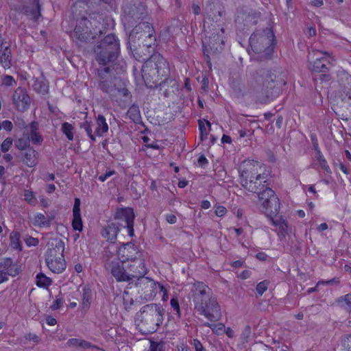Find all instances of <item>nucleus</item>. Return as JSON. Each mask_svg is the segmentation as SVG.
I'll return each mask as SVG.
<instances>
[{
  "label": "nucleus",
  "instance_id": "42",
  "mask_svg": "<svg viewBox=\"0 0 351 351\" xmlns=\"http://www.w3.org/2000/svg\"><path fill=\"white\" fill-rule=\"evenodd\" d=\"M123 302L126 310H130L134 304V300L128 291L123 293Z\"/></svg>",
  "mask_w": 351,
  "mask_h": 351
},
{
  "label": "nucleus",
  "instance_id": "21",
  "mask_svg": "<svg viewBox=\"0 0 351 351\" xmlns=\"http://www.w3.org/2000/svg\"><path fill=\"white\" fill-rule=\"evenodd\" d=\"M259 17V13L248 7H243L237 12L236 21L243 23L245 26L255 25Z\"/></svg>",
  "mask_w": 351,
  "mask_h": 351
},
{
  "label": "nucleus",
  "instance_id": "14",
  "mask_svg": "<svg viewBox=\"0 0 351 351\" xmlns=\"http://www.w3.org/2000/svg\"><path fill=\"white\" fill-rule=\"evenodd\" d=\"M267 174L258 173V174L252 178L242 179L241 183L247 191L258 193L267 186V184H265L267 182Z\"/></svg>",
  "mask_w": 351,
  "mask_h": 351
},
{
  "label": "nucleus",
  "instance_id": "15",
  "mask_svg": "<svg viewBox=\"0 0 351 351\" xmlns=\"http://www.w3.org/2000/svg\"><path fill=\"white\" fill-rule=\"evenodd\" d=\"M143 255V252L139 251L137 247L131 243L123 244L117 251L118 261L125 264Z\"/></svg>",
  "mask_w": 351,
  "mask_h": 351
},
{
  "label": "nucleus",
  "instance_id": "44",
  "mask_svg": "<svg viewBox=\"0 0 351 351\" xmlns=\"http://www.w3.org/2000/svg\"><path fill=\"white\" fill-rule=\"evenodd\" d=\"M16 80L11 75H5L2 77L1 86L5 87H12L16 85Z\"/></svg>",
  "mask_w": 351,
  "mask_h": 351
},
{
  "label": "nucleus",
  "instance_id": "63",
  "mask_svg": "<svg viewBox=\"0 0 351 351\" xmlns=\"http://www.w3.org/2000/svg\"><path fill=\"white\" fill-rule=\"evenodd\" d=\"M25 338L27 340L32 341L36 343L38 342V341H39V337L36 335L32 334V333H29V334L26 335L25 336Z\"/></svg>",
  "mask_w": 351,
  "mask_h": 351
},
{
  "label": "nucleus",
  "instance_id": "13",
  "mask_svg": "<svg viewBox=\"0 0 351 351\" xmlns=\"http://www.w3.org/2000/svg\"><path fill=\"white\" fill-rule=\"evenodd\" d=\"M315 56V60L313 62H309L308 68L312 72L326 73L328 71V64H332L334 61L333 58L330 57L328 52L317 51L313 52Z\"/></svg>",
  "mask_w": 351,
  "mask_h": 351
},
{
  "label": "nucleus",
  "instance_id": "48",
  "mask_svg": "<svg viewBox=\"0 0 351 351\" xmlns=\"http://www.w3.org/2000/svg\"><path fill=\"white\" fill-rule=\"evenodd\" d=\"M11 245L14 249H20L19 234L16 232L12 233L10 235Z\"/></svg>",
  "mask_w": 351,
  "mask_h": 351
},
{
  "label": "nucleus",
  "instance_id": "53",
  "mask_svg": "<svg viewBox=\"0 0 351 351\" xmlns=\"http://www.w3.org/2000/svg\"><path fill=\"white\" fill-rule=\"evenodd\" d=\"M343 300L345 303V308L351 312V294L346 295Z\"/></svg>",
  "mask_w": 351,
  "mask_h": 351
},
{
  "label": "nucleus",
  "instance_id": "20",
  "mask_svg": "<svg viewBox=\"0 0 351 351\" xmlns=\"http://www.w3.org/2000/svg\"><path fill=\"white\" fill-rule=\"evenodd\" d=\"M12 101L17 110L25 112L29 108L31 99L25 88L18 87L13 93Z\"/></svg>",
  "mask_w": 351,
  "mask_h": 351
},
{
  "label": "nucleus",
  "instance_id": "11",
  "mask_svg": "<svg viewBox=\"0 0 351 351\" xmlns=\"http://www.w3.org/2000/svg\"><path fill=\"white\" fill-rule=\"evenodd\" d=\"M93 125L88 121H84L81 124V128L84 130L87 135L92 141L95 140V136H103L108 131V125L106 123L105 117L99 114L96 121L95 130L93 132Z\"/></svg>",
  "mask_w": 351,
  "mask_h": 351
},
{
  "label": "nucleus",
  "instance_id": "30",
  "mask_svg": "<svg viewBox=\"0 0 351 351\" xmlns=\"http://www.w3.org/2000/svg\"><path fill=\"white\" fill-rule=\"evenodd\" d=\"M66 344L69 347H79L84 349L96 348V346L87 341L76 338L69 339Z\"/></svg>",
  "mask_w": 351,
  "mask_h": 351
},
{
  "label": "nucleus",
  "instance_id": "36",
  "mask_svg": "<svg viewBox=\"0 0 351 351\" xmlns=\"http://www.w3.org/2000/svg\"><path fill=\"white\" fill-rule=\"evenodd\" d=\"M34 89L42 94H45L48 90V85L43 80L36 79L33 84Z\"/></svg>",
  "mask_w": 351,
  "mask_h": 351
},
{
  "label": "nucleus",
  "instance_id": "25",
  "mask_svg": "<svg viewBox=\"0 0 351 351\" xmlns=\"http://www.w3.org/2000/svg\"><path fill=\"white\" fill-rule=\"evenodd\" d=\"M29 134L27 136L34 145H41L43 142V138L38 132V123L36 121H32L28 126Z\"/></svg>",
  "mask_w": 351,
  "mask_h": 351
},
{
  "label": "nucleus",
  "instance_id": "24",
  "mask_svg": "<svg viewBox=\"0 0 351 351\" xmlns=\"http://www.w3.org/2000/svg\"><path fill=\"white\" fill-rule=\"evenodd\" d=\"M118 84H116L117 87L116 89L107 90L110 93V97L112 99H117L119 97L125 98L124 101H131V95L129 90L125 88L124 83L121 80H117Z\"/></svg>",
  "mask_w": 351,
  "mask_h": 351
},
{
  "label": "nucleus",
  "instance_id": "28",
  "mask_svg": "<svg viewBox=\"0 0 351 351\" xmlns=\"http://www.w3.org/2000/svg\"><path fill=\"white\" fill-rule=\"evenodd\" d=\"M206 10L210 12H213L212 14H213V16H212V14H210V12H207L208 19H212V20L215 21V22L219 21L220 18H221L224 14L223 8L219 3L213 5H209L206 8Z\"/></svg>",
  "mask_w": 351,
  "mask_h": 351
},
{
  "label": "nucleus",
  "instance_id": "64",
  "mask_svg": "<svg viewBox=\"0 0 351 351\" xmlns=\"http://www.w3.org/2000/svg\"><path fill=\"white\" fill-rule=\"evenodd\" d=\"M62 302H63V301H62V298H57L54 301L53 305L51 306V308L53 310H56V309L59 308L61 306Z\"/></svg>",
  "mask_w": 351,
  "mask_h": 351
},
{
  "label": "nucleus",
  "instance_id": "38",
  "mask_svg": "<svg viewBox=\"0 0 351 351\" xmlns=\"http://www.w3.org/2000/svg\"><path fill=\"white\" fill-rule=\"evenodd\" d=\"M204 326L209 327L214 333L218 335L223 334L225 331V325L222 323L210 324L209 322H205Z\"/></svg>",
  "mask_w": 351,
  "mask_h": 351
},
{
  "label": "nucleus",
  "instance_id": "34",
  "mask_svg": "<svg viewBox=\"0 0 351 351\" xmlns=\"http://www.w3.org/2000/svg\"><path fill=\"white\" fill-rule=\"evenodd\" d=\"M51 284V280L47 277L43 273L38 274L36 276V285L39 287L47 288Z\"/></svg>",
  "mask_w": 351,
  "mask_h": 351
},
{
  "label": "nucleus",
  "instance_id": "5",
  "mask_svg": "<svg viewBox=\"0 0 351 351\" xmlns=\"http://www.w3.org/2000/svg\"><path fill=\"white\" fill-rule=\"evenodd\" d=\"M120 52V43L114 34H109L97 43L94 48L95 60L100 67L110 66Z\"/></svg>",
  "mask_w": 351,
  "mask_h": 351
},
{
  "label": "nucleus",
  "instance_id": "62",
  "mask_svg": "<svg viewBox=\"0 0 351 351\" xmlns=\"http://www.w3.org/2000/svg\"><path fill=\"white\" fill-rule=\"evenodd\" d=\"M311 141L313 143V145L315 152H316L317 154H320V150L318 147V143H317V140L315 135H313V134L311 135Z\"/></svg>",
  "mask_w": 351,
  "mask_h": 351
},
{
  "label": "nucleus",
  "instance_id": "8",
  "mask_svg": "<svg viewBox=\"0 0 351 351\" xmlns=\"http://www.w3.org/2000/svg\"><path fill=\"white\" fill-rule=\"evenodd\" d=\"M274 35L272 33L253 34L250 38V43L253 51L258 54L257 58L261 60L271 58L274 51Z\"/></svg>",
  "mask_w": 351,
  "mask_h": 351
},
{
  "label": "nucleus",
  "instance_id": "32",
  "mask_svg": "<svg viewBox=\"0 0 351 351\" xmlns=\"http://www.w3.org/2000/svg\"><path fill=\"white\" fill-rule=\"evenodd\" d=\"M119 231L118 226L114 223H111L105 228L106 235L105 237L108 240H114L117 238V235Z\"/></svg>",
  "mask_w": 351,
  "mask_h": 351
},
{
  "label": "nucleus",
  "instance_id": "50",
  "mask_svg": "<svg viewBox=\"0 0 351 351\" xmlns=\"http://www.w3.org/2000/svg\"><path fill=\"white\" fill-rule=\"evenodd\" d=\"M170 304L172 308L176 312V315L178 317H180V309L178 300L176 298H171L170 301Z\"/></svg>",
  "mask_w": 351,
  "mask_h": 351
},
{
  "label": "nucleus",
  "instance_id": "7",
  "mask_svg": "<svg viewBox=\"0 0 351 351\" xmlns=\"http://www.w3.org/2000/svg\"><path fill=\"white\" fill-rule=\"evenodd\" d=\"M165 310L160 304H149L140 311L141 327L144 332L152 333L157 330L164 319Z\"/></svg>",
  "mask_w": 351,
  "mask_h": 351
},
{
  "label": "nucleus",
  "instance_id": "19",
  "mask_svg": "<svg viewBox=\"0 0 351 351\" xmlns=\"http://www.w3.org/2000/svg\"><path fill=\"white\" fill-rule=\"evenodd\" d=\"M128 272L130 273V277L133 278H137L140 280L147 274V269L145 263L144 255L138 257V258L131 261L126 263Z\"/></svg>",
  "mask_w": 351,
  "mask_h": 351
},
{
  "label": "nucleus",
  "instance_id": "37",
  "mask_svg": "<svg viewBox=\"0 0 351 351\" xmlns=\"http://www.w3.org/2000/svg\"><path fill=\"white\" fill-rule=\"evenodd\" d=\"M19 160H21L27 167H34L37 163L36 155H19Z\"/></svg>",
  "mask_w": 351,
  "mask_h": 351
},
{
  "label": "nucleus",
  "instance_id": "61",
  "mask_svg": "<svg viewBox=\"0 0 351 351\" xmlns=\"http://www.w3.org/2000/svg\"><path fill=\"white\" fill-rule=\"evenodd\" d=\"M166 221L170 224H174L177 222V217L173 214L165 215Z\"/></svg>",
  "mask_w": 351,
  "mask_h": 351
},
{
  "label": "nucleus",
  "instance_id": "39",
  "mask_svg": "<svg viewBox=\"0 0 351 351\" xmlns=\"http://www.w3.org/2000/svg\"><path fill=\"white\" fill-rule=\"evenodd\" d=\"M15 147L19 150H25L29 147V139L27 136H23L14 141Z\"/></svg>",
  "mask_w": 351,
  "mask_h": 351
},
{
  "label": "nucleus",
  "instance_id": "31",
  "mask_svg": "<svg viewBox=\"0 0 351 351\" xmlns=\"http://www.w3.org/2000/svg\"><path fill=\"white\" fill-rule=\"evenodd\" d=\"M25 13L34 21H37L40 16V5L37 1H34V4L32 7H25Z\"/></svg>",
  "mask_w": 351,
  "mask_h": 351
},
{
  "label": "nucleus",
  "instance_id": "41",
  "mask_svg": "<svg viewBox=\"0 0 351 351\" xmlns=\"http://www.w3.org/2000/svg\"><path fill=\"white\" fill-rule=\"evenodd\" d=\"M314 164L315 165H319L324 171L327 173L330 172V169L327 163V161L322 155H317V160Z\"/></svg>",
  "mask_w": 351,
  "mask_h": 351
},
{
  "label": "nucleus",
  "instance_id": "27",
  "mask_svg": "<svg viewBox=\"0 0 351 351\" xmlns=\"http://www.w3.org/2000/svg\"><path fill=\"white\" fill-rule=\"evenodd\" d=\"M53 217L49 215L45 216L42 213H36L32 217V222L34 226L49 227Z\"/></svg>",
  "mask_w": 351,
  "mask_h": 351
},
{
  "label": "nucleus",
  "instance_id": "35",
  "mask_svg": "<svg viewBox=\"0 0 351 351\" xmlns=\"http://www.w3.org/2000/svg\"><path fill=\"white\" fill-rule=\"evenodd\" d=\"M127 114L134 122L138 121L139 119L141 118L140 110H139L138 106L137 105H134V104L132 105L129 108V109L127 112Z\"/></svg>",
  "mask_w": 351,
  "mask_h": 351
},
{
  "label": "nucleus",
  "instance_id": "52",
  "mask_svg": "<svg viewBox=\"0 0 351 351\" xmlns=\"http://www.w3.org/2000/svg\"><path fill=\"white\" fill-rule=\"evenodd\" d=\"M12 145V140L11 138H6L1 144V150L3 152H6L9 150Z\"/></svg>",
  "mask_w": 351,
  "mask_h": 351
},
{
  "label": "nucleus",
  "instance_id": "12",
  "mask_svg": "<svg viewBox=\"0 0 351 351\" xmlns=\"http://www.w3.org/2000/svg\"><path fill=\"white\" fill-rule=\"evenodd\" d=\"M110 72V66L99 67L97 69L99 77V87L103 92L109 95L110 97V93L108 92L107 90L116 89L117 87L116 84H118L117 80H120L117 77L112 78Z\"/></svg>",
  "mask_w": 351,
  "mask_h": 351
},
{
  "label": "nucleus",
  "instance_id": "45",
  "mask_svg": "<svg viewBox=\"0 0 351 351\" xmlns=\"http://www.w3.org/2000/svg\"><path fill=\"white\" fill-rule=\"evenodd\" d=\"M72 226L74 230L81 231L83 228L81 215L73 216Z\"/></svg>",
  "mask_w": 351,
  "mask_h": 351
},
{
  "label": "nucleus",
  "instance_id": "33",
  "mask_svg": "<svg viewBox=\"0 0 351 351\" xmlns=\"http://www.w3.org/2000/svg\"><path fill=\"white\" fill-rule=\"evenodd\" d=\"M341 105L340 108L343 111H345L346 116H351V93L346 94L345 97L341 99Z\"/></svg>",
  "mask_w": 351,
  "mask_h": 351
},
{
  "label": "nucleus",
  "instance_id": "23",
  "mask_svg": "<svg viewBox=\"0 0 351 351\" xmlns=\"http://www.w3.org/2000/svg\"><path fill=\"white\" fill-rule=\"evenodd\" d=\"M18 274L19 270L11 259L0 261V284L8 280L10 276H15Z\"/></svg>",
  "mask_w": 351,
  "mask_h": 351
},
{
  "label": "nucleus",
  "instance_id": "57",
  "mask_svg": "<svg viewBox=\"0 0 351 351\" xmlns=\"http://www.w3.org/2000/svg\"><path fill=\"white\" fill-rule=\"evenodd\" d=\"M251 335V329L250 326H246L244 330H243L241 337L245 341H247L248 337Z\"/></svg>",
  "mask_w": 351,
  "mask_h": 351
},
{
  "label": "nucleus",
  "instance_id": "9",
  "mask_svg": "<svg viewBox=\"0 0 351 351\" xmlns=\"http://www.w3.org/2000/svg\"><path fill=\"white\" fill-rule=\"evenodd\" d=\"M64 250V243L60 241L54 247L49 249L46 253V263L49 269L53 273L60 274L66 269V264L63 255Z\"/></svg>",
  "mask_w": 351,
  "mask_h": 351
},
{
  "label": "nucleus",
  "instance_id": "29",
  "mask_svg": "<svg viewBox=\"0 0 351 351\" xmlns=\"http://www.w3.org/2000/svg\"><path fill=\"white\" fill-rule=\"evenodd\" d=\"M273 223L278 228V232L280 237L285 238L289 232L287 222L282 219H278L273 221Z\"/></svg>",
  "mask_w": 351,
  "mask_h": 351
},
{
  "label": "nucleus",
  "instance_id": "56",
  "mask_svg": "<svg viewBox=\"0 0 351 351\" xmlns=\"http://www.w3.org/2000/svg\"><path fill=\"white\" fill-rule=\"evenodd\" d=\"M115 173V171L114 170H110L106 171L104 174H102L99 176L98 179L101 182H105L108 178H110L111 176L114 175Z\"/></svg>",
  "mask_w": 351,
  "mask_h": 351
},
{
  "label": "nucleus",
  "instance_id": "1",
  "mask_svg": "<svg viewBox=\"0 0 351 351\" xmlns=\"http://www.w3.org/2000/svg\"><path fill=\"white\" fill-rule=\"evenodd\" d=\"M287 80V73L281 69H250L247 73V88L249 93L270 97L279 94Z\"/></svg>",
  "mask_w": 351,
  "mask_h": 351
},
{
  "label": "nucleus",
  "instance_id": "4",
  "mask_svg": "<svg viewBox=\"0 0 351 351\" xmlns=\"http://www.w3.org/2000/svg\"><path fill=\"white\" fill-rule=\"evenodd\" d=\"M110 18L104 19L101 15H98L95 19L90 17V20L82 18L78 21L75 28L73 36L81 41L88 42L95 39L99 34H106V26L111 25Z\"/></svg>",
  "mask_w": 351,
  "mask_h": 351
},
{
  "label": "nucleus",
  "instance_id": "26",
  "mask_svg": "<svg viewBox=\"0 0 351 351\" xmlns=\"http://www.w3.org/2000/svg\"><path fill=\"white\" fill-rule=\"evenodd\" d=\"M0 51V63L4 69H10L12 66V53L9 47H3L1 43Z\"/></svg>",
  "mask_w": 351,
  "mask_h": 351
},
{
  "label": "nucleus",
  "instance_id": "51",
  "mask_svg": "<svg viewBox=\"0 0 351 351\" xmlns=\"http://www.w3.org/2000/svg\"><path fill=\"white\" fill-rule=\"evenodd\" d=\"M81 215L80 214V199H75L74 206L73 208V216Z\"/></svg>",
  "mask_w": 351,
  "mask_h": 351
},
{
  "label": "nucleus",
  "instance_id": "47",
  "mask_svg": "<svg viewBox=\"0 0 351 351\" xmlns=\"http://www.w3.org/2000/svg\"><path fill=\"white\" fill-rule=\"evenodd\" d=\"M268 285L269 282L267 280H263L257 285L256 290L260 296L267 289Z\"/></svg>",
  "mask_w": 351,
  "mask_h": 351
},
{
  "label": "nucleus",
  "instance_id": "2",
  "mask_svg": "<svg viewBox=\"0 0 351 351\" xmlns=\"http://www.w3.org/2000/svg\"><path fill=\"white\" fill-rule=\"evenodd\" d=\"M192 298L195 309L210 322H218L221 318V307L213 296L211 289L205 284L197 282L193 284Z\"/></svg>",
  "mask_w": 351,
  "mask_h": 351
},
{
  "label": "nucleus",
  "instance_id": "60",
  "mask_svg": "<svg viewBox=\"0 0 351 351\" xmlns=\"http://www.w3.org/2000/svg\"><path fill=\"white\" fill-rule=\"evenodd\" d=\"M193 346L195 350V351H205L202 344L197 339H193Z\"/></svg>",
  "mask_w": 351,
  "mask_h": 351
},
{
  "label": "nucleus",
  "instance_id": "55",
  "mask_svg": "<svg viewBox=\"0 0 351 351\" xmlns=\"http://www.w3.org/2000/svg\"><path fill=\"white\" fill-rule=\"evenodd\" d=\"M25 242L27 246H36L38 244V240L36 238L28 237L25 239Z\"/></svg>",
  "mask_w": 351,
  "mask_h": 351
},
{
  "label": "nucleus",
  "instance_id": "40",
  "mask_svg": "<svg viewBox=\"0 0 351 351\" xmlns=\"http://www.w3.org/2000/svg\"><path fill=\"white\" fill-rule=\"evenodd\" d=\"M62 131L66 135L69 140H73V125L67 122L62 123Z\"/></svg>",
  "mask_w": 351,
  "mask_h": 351
},
{
  "label": "nucleus",
  "instance_id": "10",
  "mask_svg": "<svg viewBox=\"0 0 351 351\" xmlns=\"http://www.w3.org/2000/svg\"><path fill=\"white\" fill-rule=\"evenodd\" d=\"M258 200L267 215H276L280 209V202L275 192L268 186L258 193Z\"/></svg>",
  "mask_w": 351,
  "mask_h": 351
},
{
  "label": "nucleus",
  "instance_id": "6",
  "mask_svg": "<svg viewBox=\"0 0 351 351\" xmlns=\"http://www.w3.org/2000/svg\"><path fill=\"white\" fill-rule=\"evenodd\" d=\"M156 35L153 27L147 22L138 24L130 32L128 45L133 51L136 53L138 47L152 48L156 45Z\"/></svg>",
  "mask_w": 351,
  "mask_h": 351
},
{
  "label": "nucleus",
  "instance_id": "46",
  "mask_svg": "<svg viewBox=\"0 0 351 351\" xmlns=\"http://www.w3.org/2000/svg\"><path fill=\"white\" fill-rule=\"evenodd\" d=\"M91 301V293L89 290L84 289L82 305L84 308H88Z\"/></svg>",
  "mask_w": 351,
  "mask_h": 351
},
{
  "label": "nucleus",
  "instance_id": "49",
  "mask_svg": "<svg viewBox=\"0 0 351 351\" xmlns=\"http://www.w3.org/2000/svg\"><path fill=\"white\" fill-rule=\"evenodd\" d=\"M199 130L200 132L199 138L203 141L207 138L208 133L204 122L201 120L199 121Z\"/></svg>",
  "mask_w": 351,
  "mask_h": 351
},
{
  "label": "nucleus",
  "instance_id": "22",
  "mask_svg": "<svg viewBox=\"0 0 351 351\" xmlns=\"http://www.w3.org/2000/svg\"><path fill=\"white\" fill-rule=\"evenodd\" d=\"M125 265L117 260L112 261L109 263L108 267L110 269L111 274L118 282H128L132 280L130 273L125 269L127 268Z\"/></svg>",
  "mask_w": 351,
  "mask_h": 351
},
{
  "label": "nucleus",
  "instance_id": "54",
  "mask_svg": "<svg viewBox=\"0 0 351 351\" xmlns=\"http://www.w3.org/2000/svg\"><path fill=\"white\" fill-rule=\"evenodd\" d=\"M149 351H163L162 345L154 341L150 342Z\"/></svg>",
  "mask_w": 351,
  "mask_h": 351
},
{
  "label": "nucleus",
  "instance_id": "59",
  "mask_svg": "<svg viewBox=\"0 0 351 351\" xmlns=\"http://www.w3.org/2000/svg\"><path fill=\"white\" fill-rule=\"evenodd\" d=\"M1 128H3L6 131H11L13 128L12 123L10 121L5 120L1 123Z\"/></svg>",
  "mask_w": 351,
  "mask_h": 351
},
{
  "label": "nucleus",
  "instance_id": "17",
  "mask_svg": "<svg viewBox=\"0 0 351 351\" xmlns=\"http://www.w3.org/2000/svg\"><path fill=\"white\" fill-rule=\"evenodd\" d=\"M115 219L119 220V224L123 228H127L130 236L134 234V213L133 209L130 208H124L118 209L116 212Z\"/></svg>",
  "mask_w": 351,
  "mask_h": 351
},
{
  "label": "nucleus",
  "instance_id": "16",
  "mask_svg": "<svg viewBox=\"0 0 351 351\" xmlns=\"http://www.w3.org/2000/svg\"><path fill=\"white\" fill-rule=\"evenodd\" d=\"M138 281L136 285H139L141 288V290L143 291L144 298L146 300H152L156 296L157 287L160 289V291H163L165 294H167V291L164 286L159 283H156L149 278H142Z\"/></svg>",
  "mask_w": 351,
  "mask_h": 351
},
{
  "label": "nucleus",
  "instance_id": "43",
  "mask_svg": "<svg viewBox=\"0 0 351 351\" xmlns=\"http://www.w3.org/2000/svg\"><path fill=\"white\" fill-rule=\"evenodd\" d=\"M24 199L27 203L32 205H36L37 203V199L34 195V193L29 190L24 191Z\"/></svg>",
  "mask_w": 351,
  "mask_h": 351
},
{
  "label": "nucleus",
  "instance_id": "3",
  "mask_svg": "<svg viewBox=\"0 0 351 351\" xmlns=\"http://www.w3.org/2000/svg\"><path fill=\"white\" fill-rule=\"evenodd\" d=\"M141 72L147 86H156L162 77L169 76V62L160 53H154L143 64Z\"/></svg>",
  "mask_w": 351,
  "mask_h": 351
},
{
  "label": "nucleus",
  "instance_id": "58",
  "mask_svg": "<svg viewBox=\"0 0 351 351\" xmlns=\"http://www.w3.org/2000/svg\"><path fill=\"white\" fill-rule=\"evenodd\" d=\"M227 212L226 208L223 206H218L215 209V214L218 217H223Z\"/></svg>",
  "mask_w": 351,
  "mask_h": 351
},
{
  "label": "nucleus",
  "instance_id": "18",
  "mask_svg": "<svg viewBox=\"0 0 351 351\" xmlns=\"http://www.w3.org/2000/svg\"><path fill=\"white\" fill-rule=\"evenodd\" d=\"M241 180L242 179L252 178L258 173H264L262 165L256 160H243L239 167Z\"/></svg>",
  "mask_w": 351,
  "mask_h": 351
}]
</instances>
